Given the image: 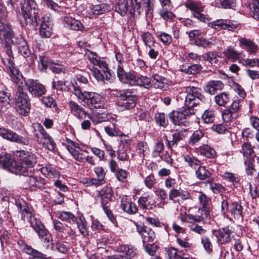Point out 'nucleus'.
<instances>
[{
  "mask_svg": "<svg viewBox=\"0 0 259 259\" xmlns=\"http://www.w3.org/2000/svg\"><path fill=\"white\" fill-rule=\"evenodd\" d=\"M15 155L20 161L16 162L9 155H0V165L12 173L20 175L31 174L32 167L37 162L34 154L25 150L17 151Z\"/></svg>",
  "mask_w": 259,
  "mask_h": 259,
  "instance_id": "nucleus-1",
  "label": "nucleus"
},
{
  "mask_svg": "<svg viewBox=\"0 0 259 259\" xmlns=\"http://www.w3.org/2000/svg\"><path fill=\"white\" fill-rule=\"evenodd\" d=\"M16 205L21 213V219L25 221L26 218H27L31 227L36 232L44 242H50L52 240L51 235L41 222L35 217L33 208L23 200L16 201Z\"/></svg>",
  "mask_w": 259,
  "mask_h": 259,
  "instance_id": "nucleus-2",
  "label": "nucleus"
},
{
  "mask_svg": "<svg viewBox=\"0 0 259 259\" xmlns=\"http://www.w3.org/2000/svg\"><path fill=\"white\" fill-rule=\"evenodd\" d=\"M72 93L82 105L88 108H100L103 106V98L99 94L92 92L82 91L77 85H73Z\"/></svg>",
  "mask_w": 259,
  "mask_h": 259,
  "instance_id": "nucleus-3",
  "label": "nucleus"
},
{
  "mask_svg": "<svg viewBox=\"0 0 259 259\" xmlns=\"http://www.w3.org/2000/svg\"><path fill=\"white\" fill-rule=\"evenodd\" d=\"M177 96L178 101L184 103L188 107H193L199 104L200 101L205 100L201 93V90L194 87H188Z\"/></svg>",
  "mask_w": 259,
  "mask_h": 259,
  "instance_id": "nucleus-4",
  "label": "nucleus"
},
{
  "mask_svg": "<svg viewBox=\"0 0 259 259\" xmlns=\"http://www.w3.org/2000/svg\"><path fill=\"white\" fill-rule=\"evenodd\" d=\"M32 132L38 143L50 151H53L56 147V143L53 138L45 131L42 125L39 123H34L32 125Z\"/></svg>",
  "mask_w": 259,
  "mask_h": 259,
  "instance_id": "nucleus-5",
  "label": "nucleus"
},
{
  "mask_svg": "<svg viewBox=\"0 0 259 259\" xmlns=\"http://www.w3.org/2000/svg\"><path fill=\"white\" fill-rule=\"evenodd\" d=\"M14 43H15L14 40L13 43H11L9 45L6 43L7 45L6 52L7 56L3 58L2 61L4 65L6 66L7 71L11 76L12 81L17 84H19L22 79V76L20 73L19 70L16 67L13 62L14 57L13 56L12 47L9 46L11 44Z\"/></svg>",
  "mask_w": 259,
  "mask_h": 259,
  "instance_id": "nucleus-6",
  "label": "nucleus"
},
{
  "mask_svg": "<svg viewBox=\"0 0 259 259\" xmlns=\"http://www.w3.org/2000/svg\"><path fill=\"white\" fill-rule=\"evenodd\" d=\"M16 110L19 114L23 116H26L30 110L28 97L20 85L18 86L17 91Z\"/></svg>",
  "mask_w": 259,
  "mask_h": 259,
  "instance_id": "nucleus-7",
  "label": "nucleus"
},
{
  "mask_svg": "<svg viewBox=\"0 0 259 259\" xmlns=\"http://www.w3.org/2000/svg\"><path fill=\"white\" fill-rule=\"evenodd\" d=\"M36 4L34 0H24L21 13L18 15L22 26H26L32 21V11H35Z\"/></svg>",
  "mask_w": 259,
  "mask_h": 259,
  "instance_id": "nucleus-8",
  "label": "nucleus"
},
{
  "mask_svg": "<svg viewBox=\"0 0 259 259\" xmlns=\"http://www.w3.org/2000/svg\"><path fill=\"white\" fill-rule=\"evenodd\" d=\"M185 6L192 12L193 16L201 21L206 22L210 20L208 15L202 13L204 11V6L200 2L188 0L185 3Z\"/></svg>",
  "mask_w": 259,
  "mask_h": 259,
  "instance_id": "nucleus-9",
  "label": "nucleus"
},
{
  "mask_svg": "<svg viewBox=\"0 0 259 259\" xmlns=\"http://www.w3.org/2000/svg\"><path fill=\"white\" fill-rule=\"evenodd\" d=\"M179 218L182 222H188L190 223L189 227L191 230L200 235H204L206 230L200 226L196 224V222H199L201 221V217L198 215H194L191 214H187L186 212L181 213Z\"/></svg>",
  "mask_w": 259,
  "mask_h": 259,
  "instance_id": "nucleus-10",
  "label": "nucleus"
},
{
  "mask_svg": "<svg viewBox=\"0 0 259 259\" xmlns=\"http://www.w3.org/2000/svg\"><path fill=\"white\" fill-rule=\"evenodd\" d=\"M0 137L10 142L28 146L30 141L25 137L17 134L13 131L5 127H0Z\"/></svg>",
  "mask_w": 259,
  "mask_h": 259,
  "instance_id": "nucleus-11",
  "label": "nucleus"
},
{
  "mask_svg": "<svg viewBox=\"0 0 259 259\" xmlns=\"http://www.w3.org/2000/svg\"><path fill=\"white\" fill-rule=\"evenodd\" d=\"M14 33L11 27L2 20H0V43L8 45L14 42Z\"/></svg>",
  "mask_w": 259,
  "mask_h": 259,
  "instance_id": "nucleus-12",
  "label": "nucleus"
},
{
  "mask_svg": "<svg viewBox=\"0 0 259 259\" xmlns=\"http://www.w3.org/2000/svg\"><path fill=\"white\" fill-rule=\"evenodd\" d=\"M119 254L108 256V259H131L137 253V249L130 245H121L119 248Z\"/></svg>",
  "mask_w": 259,
  "mask_h": 259,
  "instance_id": "nucleus-13",
  "label": "nucleus"
},
{
  "mask_svg": "<svg viewBox=\"0 0 259 259\" xmlns=\"http://www.w3.org/2000/svg\"><path fill=\"white\" fill-rule=\"evenodd\" d=\"M137 230L141 236L143 244L154 243L156 234L151 228L145 226L137 225Z\"/></svg>",
  "mask_w": 259,
  "mask_h": 259,
  "instance_id": "nucleus-14",
  "label": "nucleus"
},
{
  "mask_svg": "<svg viewBox=\"0 0 259 259\" xmlns=\"http://www.w3.org/2000/svg\"><path fill=\"white\" fill-rule=\"evenodd\" d=\"M26 85L29 93L32 96L39 97L44 95L46 92L45 87L36 80L28 79L26 82Z\"/></svg>",
  "mask_w": 259,
  "mask_h": 259,
  "instance_id": "nucleus-15",
  "label": "nucleus"
},
{
  "mask_svg": "<svg viewBox=\"0 0 259 259\" xmlns=\"http://www.w3.org/2000/svg\"><path fill=\"white\" fill-rule=\"evenodd\" d=\"M128 91H120L117 96L123 100L121 106L125 109H130L134 108L136 104L137 98L135 96L131 95Z\"/></svg>",
  "mask_w": 259,
  "mask_h": 259,
  "instance_id": "nucleus-16",
  "label": "nucleus"
},
{
  "mask_svg": "<svg viewBox=\"0 0 259 259\" xmlns=\"http://www.w3.org/2000/svg\"><path fill=\"white\" fill-rule=\"evenodd\" d=\"M233 233L229 227L220 228L213 232V235L217 238L218 241L221 244L229 242L231 240V235Z\"/></svg>",
  "mask_w": 259,
  "mask_h": 259,
  "instance_id": "nucleus-17",
  "label": "nucleus"
},
{
  "mask_svg": "<svg viewBox=\"0 0 259 259\" xmlns=\"http://www.w3.org/2000/svg\"><path fill=\"white\" fill-rule=\"evenodd\" d=\"M68 106L71 113L79 120H83L87 118L88 112L83 107L74 101H70Z\"/></svg>",
  "mask_w": 259,
  "mask_h": 259,
  "instance_id": "nucleus-18",
  "label": "nucleus"
},
{
  "mask_svg": "<svg viewBox=\"0 0 259 259\" xmlns=\"http://www.w3.org/2000/svg\"><path fill=\"white\" fill-rule=\"evenodd\" d=\"M198 199L200 203L199 211L202 215L205 218L209 217V211L210 208V202L209 199L203 193H199Z\"/></svg>",
  "mask_w": 259,
  "mask_h": 259,
  "instance_id": "nucleus-19",
  "label": "nucleus"
},
{
  "mask_svg": "<svg viewBox=\"0 0 259 259\" xmlns=\"http://www.w3.org/2000/svg\"><path fill=\"white\" fill-rule=\"evenodd\" d=\"M169 199L174 201H178L179 198L182 200H186L191 198L189 192L181 189H175L170 190L168 193Z\"/></svg>",
  "mask_w": 259,
  "mask_h": 259,
  "instance_id": "nucleus-20",
  "label": "nucleus"
},
{
  "mask_svg": "<svg viewBox=\"0 0 259 259\" xmlns=\"http://www.w3.org/2000/svg\"><path fill=\"white\" fill-rule=\"evenodd\" d=\"M62 24L65 27L75 31L82 30L84 28L83 25L81 22L71 17H64Z\"/></svg>",
  "mask_w": 259,
  "mask_h": 259,
  "instance_id": "nucleus-21",
  "label": "nucleus"
},
{
  "mask_svg": "<svg viewBox=\"0 0 259 259\" xmlns=\"http://www.w3.org/2000/svg\"><path fill=\"white\" fill-rule=\"evenodd\" d=\"M187 135L186 129H181L180 130H176L172 135V140H168L166 137L165 139L167 142V146L168 148H171L172 146L177 145L178 143L183 139Z\"/></svg>",
  "mask_w": 259,
  "mask_h": 259,
  "instance_id": "nucleus-22",
  "label": "nucleus"
},
{
  "mask_svg": "<svg viewBox=\"0 0 259 259\" xmlns=\"http://www.w3.org/2000/svg\"><path fill=\"white\" fill-rule=\"evenodd\" d=\"M243 208L241 204L237 202H233L230 205L229 212L235 221H241L243 220Z\"/></svg>",
  "mask_w": 259,
  "mask_h": 259,
  "instance_id": "nucleus-23",
  "label": "nucleus"
},
{
  "mask_svg": "<svg viewBox=\"0 0 259 259\" xmlns=\"http://www.w3.org/2000/svg\"><path fill=\"white\" fill-rule=\"evenodd\" d=\"M33 167L31 174L28 175H24L25 176H28V178L26 179V182L28 184L29 186L32 190H35L37 189L42 188L45 184V180L39 177L32 176L33 171Z\"/></svg>",
  "mask_w": 259,
  "mask_h": 259,
  "instance_id": "nucleus-24",
  "label": "nucleus"
},
{
  "mask_svg": "<svg viewBox=\"0 0 259 259\" xmlns=\"http://www.w3.org/2000/svg\"><path fill=\"white\" fill-rule=\"evenodd\" d=\"M111 6L107 4L101 3L99 5H92L88 10V13L91 16L101 15L110 11Z\"/></svg>",
  "mask_w": 259,
  "mask_h": 259,
  "instance_id": "nucleus-25",
  "label": "nucleus"
},
{
  "mask_svg": "<svg viewBox=\"0 0 259 259\" xmlns=\"http://www.w3.org/2000/svg\"><path fill=\"white\" fill-rule=\"evenodd\" d=\"M113 195V190L109 186L103 187L99 191V195L101 199L102 206L108 205L111 201Z\"/></svg>",
  "mask_w": 259,
  "mask_h": 259,
  "instance_id": "nucleus-26",
  "label": "nucleus"
},
{
  "mask_svg": "<svg viewBox=\"0 0 259 259\" xmlns=\"http://www.w3.org/2000/svg\"><path fill=\"white\" fill-rule=\"evenodd\" d=\"M10 94L6 91H0V114L4 113L11 107Z\"/></svg>",
  "mask_w": 259,
  "mask_h": 259,
  "instance_id": "nucleus-27",
  "label": "nucleus"
},
{
  "mask_svg": "<svg viewBox=\"0 0 259 259\" xmlns=\"http://www.w3.org/2000/svg\"><path fill=\"white\" fill-rule=\"evenodd\" d=\"M239 41L240 45L244 46V49L250 54L254 55L259 50L258 46L250 39L241 37L239 39Z\"/></svg>",
  "mask_w": 259,
  "mask_h": 259,
  "instance_id": "nucleus-28",
  "label": "nucleus"
},
{
  "mask_svg": "<svg viewBox=\"0 0 259 259\" xmlns=\"http://www.w3.org/2000/svg\"><path fill=\"white\" fill-rule=\"evenodd\" d=\"M120 206L124 212L130 214H135L138 210L136 204L126 197L121 199Z\"/></svg>",
  "mask_w": 259,
  "mask_h": 259,
  "instance_id": "nucleus-29",
  "label": "nucleus"
},
{
  "mask_svg": "<svg viewBox=\"0 0 259 259\" xmlns=\"http://www.w3.org/2000/svg\"><path fill=\"white\" fill-rule=\"evenodd\" d=\"M17 44L18 49L20 53L25 58H27L31 54V52L28 48L27 42L21 37L14 38Z\"/></svg>",
  "mask_w": 259,
  "mask_h": 259,
  "instance_id": "nucleus-30",
  "label": "nucleus"
},
{
  "mask_svg": "<svg viewBox=\"0 0 259 259\" xmlns=\"http://www.w3.org/2000/svg\"><path fill=\"white\" fill-rule=\"evenodd\" d=\"M138 202L139 206L141 208L147 209L151 208V206L155 204V201L152 195L147 194L140 197Z\"/></svg>",
  "mask_w": 259,
  "mask_h": 259,
  "instance_id": "nucleus-31",
  "label": "nucleus"
},
{
  "mask_svg": "<svg viewBox=\"0 0 259 259\" xmlns=\"http://www.w3.org/2000/svg\"><path fill=\"white\" fill-rule=\"evenodd\" d=\"M224 85L221 81H209L205 88V91L210 95H214L217 91L223 89Z\"/></svg>",
  "mask_w": 259,
  "mask_h": 259,
  "instance_id": "nucleus-32",
  "label": "nucleus"
},
{
  "mask_svg": "<svg viewBox=\"0 0 259 259\" xmlns=\"http://www.w3.org/2000/svg\"><path fill=\"white\" fill-rule=\"evenodd\" d=\"M55 217L62 221H65L70 224L75 223L77 221L76 218L73 214L69 211H59L54 212Z\"/></svg>",
  "mask_w": 259,
  "mask_h": 259,
  "instance_id": "nucleus-33",
  "label": "nucleus"
},
{
  "mask_svg": "<svg viewBox=\"0 0 259 259\" xmlns=\"http://www.w3.org/2000/svg\"><path fill=\"white\" fill-rule=\"evenodd\" d=\"M68 151L75 160L80 162H85V158L88 154L87 150H84L81 148L73 149L69 147Z\"/></svg>",
  "mask_w": 259,
  "mask_h": 259,
  "instance_id": "nucleus-34",
  "label": "nucleus"
},
{
  "mask_svg": "<svg viewBox=\"0 0 259 259\" xmlns=\"http://www.w3.org/2000/svg\"><path fill=\"white\" fill-rule=\"evenodd\" d=\"M199 154L208 158H213L216 154L215 150L207 145H203L196 149Z\"/></svg>",
  "mask_w": 259,
  "mask_h": 259,
  "instance_id": "nucleus-35",
  "label": "nucleus"
},
{
  "mask_svg": "<svg viewBox=\"0 0 259 259\" xmlns=\"http://www.w3.org/2000/svg\"><path fill=\"white\" fill-rule=\"evenodd\" d=\"M169 118L170 121L175 124L178 125H181L182 124L185 125V122L186 121L184 115L181 111H175L170 112L169 114Z\"/></svg>",
  "mask_w": 259,
  "mask_h": 259,
  "instance_id": "nucleus-36",
  "label": "nucleus"
},
{
  "mask_svg": "<svg viewBox=\"0 0 259 259\" xmlns=\"http://www.w3.org/2000/svg\"><path fill=\"white\" fill-rule=\"evenodd\" d=\"M152 79L146 76L136 75L135 85L143 87L147 89H151Z\"/></svg>",
  "mask_w": 259,
  "mask_h": 259,
  "instance_id": "nucleus-37",
  "label": "nucleus"
},
{
  "mask_svg": "<svg viewBox=\"0 0 259 259\" xmlns=\"http://www.w3.org/2000/svg\"><path fill=\"white\" fill-rule=\"evenodd\" d=\"M166 81L165 78L162 76L155 75L152 79L151 88L164 90L166 87Z\"/></svg>",
  "mask_w": 259,
  "mask_h": 259,
  "instance_id": "nucleus-38",
  "label": "nucleus"
},
{
  "mask_svg": "<svg viewBox=\"0 0 259 259\" xmlns=\"http://www.w3.org/2000/svg\"><path fill=\"white\" fill-rule=\"evenodd\" d=\"M204 136L205 133L203 130H199L195 131L190 137L188 140V144L193 146L198 144L201 139L204 138Z\"/></svg>",
  "mask_w": 259,
  "mask_h": 259,
  "instance_id": "nucleus-39",
  "label": "nucleus"
},
{
  "mask_svg": "<svg viewBox=\"0 0 259 259\" xmlns=\"http://www.w3.org/2000/svg\"><path fill=\"white\" fill-rule=\"evenodd\" d=\"M130 1L119 0L115 6V11L122 16L125 15L128 10L130 11Z\"/></svg>",
  "mask_w": 259,
  "mask_h": 259,
  "instance_id": "nucleus-40",
  "label": "nucleus"
},
{
  "mask_svg": "<svg viewBox=\"0 0 259 259\" xmlns=\"http://www.w3.org/2000/svg\"><path fill=\"white\" fill-rule=\"evenodd\" d=\"M94 172H95L97 178L95 180L98 185L100 186L105 183V177L106 173L104 168L101 166H97L95 167Z\"/></svg>",
  "mask_w": 259,
  "mask_h": 259,
  "instance_id": "nucleus-41",
  "label": "nucleus"
},
{
  "mask_svg": "<svg viewBox=\"0 0 259 259\" xmlns=\"http://www.w3.org/2000/svg\"><path fill=\"white\" fill-rule=\"evenodd\" d=\"M202 69L201 65L196 64L187 67L183 65L181 70L188 74H195L199 72Z\"/></svg>",
  "mask_w": 259,
  "mask_h": 259,
  "instance_id": "nucleus-42",
  "label": "nucleus"
},
{
  "mask_svg": "<svg viewBox=\"0 0 259 259\" xmlns=\"http://www.w3.org/2000/svg\"><path fill=\"white\" fill-rule=\"evenodd\" d=\"M223 54L228 59H231L233 61H235L238 60L241 55V53L235 51V49L231 47H227L224 51Z\"/></svg>",
  "mask_w": 259,
  "mask_h": 259,
  "instance_id": "nucleus-43",
  "label": "nucleus"
},
{
  "mask_svg": "<svg viewBox=\"0 0 259 259\" xmlns=\"http://www.w3.org/2000/svg\"><path fill=\"white\" fill-rule=\"evenodd\" d=\"M35 11H33L34 20L36 23H38V20L41 21V24H46L48 25H52V18L51 15L49 13L45 14L41 18L38 13L35 14Z\"/></svg>",
  "mask_w": 259,
  "mask_h": 259,
  "instance_id": "nucleus-44",
  "label": "nucleus"
},
{
  "mask_svg": "<svg viewBox=\"0 0 259 259\" xmlns=\"http://www.w3.org/2000/svg\"><path fill=\"white\" fill-rule=\"evenodd\" d=\"M244 157L248 158L249 156H253L254 154L252 146L249 142H245L242 144L240 150Z\"/></svg>",
  "mask_w": 259,
  "mask_h": 259,
  "instance_id": "nucleus-45",
  "label": "nucleus"
},
{
  "mask_svg": "<svg viewBox=\"0 0 259 259\" xmlns=\"http://www.w3.org/2000/svg\"><path fill=\"white\" fill-rule=\"evenodd\" d=\"M141 38L145 45L149 48L154 47V38L150 33L148 32L143 33L141 35Z\"/></svg>",
  "mask_w": 259,
  "mask_h": 259,
  "instance_id": "nucleus-46",
  "label": "nucleus"
},
{
  "mask_svg": "<svg viewBox=\"0 0 259 259\" xmlns=\"http://www.w3.org/2000/svg\"><path fill=\"white\" fill-rule=\"evenodd\" d=\"M78 229L80 233L83 236H85L88 235L89 232L88 228L85 225V221L83 217H80L77 218V221H75Z\"/></svg>",
  "mask_w": 259,
  "mask_h": 259,
  "instance_id": "nucleus-47",
  "label": "nucleus"
},
{
  "mask_svg": "<svg viewBox=\"0 0 259 259\" xmlns=\"http://www.w3.org/2000/svg\"><path fill=\"white\" fill-rule=\"evenodd\" d=\"M52 25H48L46 24H41L39 30V34L42 37L49 38L52 34Z\"/></svg>",
  "mask_w": 259,
  "mask_h": 259,
  "instance_id": "nucleus-48",
  "label": "nucleus"
},
{
  "mask_svg": "<svg viewBox=\"0 0 259 259\" xmlns=\"http://www.w3.org/2000/svg\"><path fill=\"white\" fill-rule=\"evenodd\" d=\"M197 178L200 180H204L211 176L210 172L206 169L204 166H199L196 171Z\"/></svg>",
  "mask_w": 259,
  "mask_h": 259,
  "instance_id": "nucleus-49",
  "label": "nucleus"
},
{
  "mask_svg": "<svg viewBox=\"0 0 259 259\" xmlns=\"http://www.w3.org/2000/svg\"><path fill=\"white\" fill-rule=\"evenodd\" d=\"M245 169L248 176H253L255 172V169L253 164V159L246 158L244 161Z\"/></svg>",
  "mask_w": 259,
  "mask_h": 259,
  "instance_id": "nucleus-50",
  "label": "nucleus"
},
{
  "mask_svg": "<svg viewBox=\"0 0 259 259\" xmlns=\"http://www.w3.org/2000/svg\"><path fill=\"white\" fill-rule=\"evenodd\" d=\"M40 170L42 175L50 178L56 177L58 176V171L50 166L42 167L40 169Z\"/></svg>",
  "mask_w": 259,
  "mask_h": 259,
  "instance_id": "nucleus-51",
  "label": "nucleus"
},
{
  "mask_svg": "<svg viewBox=\"0 0 259 259\" xmlns=\"http://www.w3.org/2000/svg\"><path fill=\"white\" fill-rule=\"evenodd\" d=\"M215 101L220 106H225L229 102V97L227 93L223 92L215 97Z\"/></svg>",
  "mask_w": 259,
  "mask_h": 259,
  "instance_id": "nucleus-52",
  "label": "nucleus"
},
{
  "mask_svg": "<svg viewBox=\"0 0 259 259\" xmlns=\"http://www.w3.org/2000/svg\"><path fill=\"white\" fill-rule=\"evenodd\" d=\"M184 159L188 165L193 168H196L201 164V162L196 158L191 156L189 155H186L184 156Z\"/></svg>",
  "mask_w": 259,
  "mask_h": 259,
  "instance_id": "nucleus-53",
  "label": "nucleus"
},
{
  "mask_svg": "<svg viewBox=\"0 0 259 259\" xmlns=\"http://www.w3.org/2000/svg\"><path fill=\"white\" fill-rule=\"evenodd\" d=\"M226 19H218L208 23V26L216 30L225 29Z\"/></svg>",
  "mask_w": 259,
  "mask_h": 259,
  "instance_id": "nucleus-54",
  "label": "nucleus"
},
{
  "mask_svg": "<svg viewBox=\"0 0 259 259\" xmlns=\"http://www.w3.org/2000/svg\"><path fill=\"white\" fill-rule=\"evenodd\" d=\"M90 60L93 63V64H94L95 65L99 66L100 68L102 69L104 73L108 72V64L106 63L105 61L101 60L99 58H97L94 57L91 58Z\"/></svg>",
  "mask_w": 259,
  "mask_h": 259,
  "instance_id": "nucleus-55",
  "label": "nucleus"
},
{
  "mask_svg": "<svg viewBox=\"0 0 259 259\" xmlns=\"http://www.w3.org/2000/svg\"><path fill=\"white\" fill-rule=\"evenodd\" d=\"M136 75L130 72L126 73L120 80L124 83L129 84L132 85H135Z\"/></svg>",
  "mask_w": 259,
  "mask_h": 259,
  "instance_id": "nucleus-56",
  "label": "nucleus"
},
{
  "mask_svg": "<svg viewBox=\"0 0 259 259\" xmlns=\"http://www.w3.org/2000/svg\"><path fill=\"white\" fill-rule=\"evenodd\" d=\"M220 4L221 7L225 9H233L236 7V0H217L216 5Z\"/></svg>",
  "mask_w": 259,
  "mask_h": 259,
  "instance_id": "nucleus-57",
  "label": "nucleus"
},
{
  "mask_svg": "<svg viewBox=\"0 0 259 259\" xmlns=\"http://www.w3.org/2000/svg\"><path fill=\"white\" fill-rule=\"evenodd\" d=\"M214 111L211 109L206 110L202 115V119L205 123H209L212 122L214 119Z\"/></svg>",
  "mask_w": 259,
  "mask_h": 259,
  "instance_id": "nucleus-58",
  "label": "nucleus"
},
{
  "mask_svg": "<svg viewBox=\"0 0 259 259\" xmlns=\"http://www.w3.org/2000/svg\"><path fill=\"white\" fill-rule=\"evenodd\" d=\"M156 122L160 126L166 127L168 124V121L165 118V114L163 113H156L155 115Z\"/></svg>",
  "mask_w": 259,
  "mask_h": 259,
  "instance_id": "nucleus-59",
  "label": "nucleus"
},
{
  "mask_svg": "<svg viewBox=\"0 0 259 259\" xmlns=\"http://www.w3.org/2000/svg\"><path fill=\"white\" fill-rule=\"evenodd\" d=\"M238 115H236L235 114L233 113L232 111L227 109H225L222 113V118L225 122H229L235 119L237 117Z\"/></svg>",
  "mask_w": 259,
  "mask_h": 259,
  "instance_id": "nucleus-60",
  "label": "nucleus"
},
{
  "mask_svg": "<svg viewBox=\"0 0 259 259\" xmlns=\"http://www.w3.org/2000/svg\"><path fill=\"white\" fill-rule=\"evenodd\" d=\"M247 7H249L250 15L254 19L258 20L259 19V3L249 4Z\"/></svg>",
  "mask_w": 259,
  "mask_h": 259,
  "instance_id": "nucleus-61",
  "label": "nucleus"
},
{
  "mask_svg": "<svg viewBox=\"0 0 259 259\" xmlns=\"http://www.w3.org/2000/svg\"><path fill=\"white\" fill-rule=\"evenodd\" d=\"M159 14L164 20L166 21L172 19L175 16L172 12L168 11L167 8H164V7H162L159 10Z\"/></svg>",
  "mask_w": 259,
  "mask_h": 259,
  "instance_id": "nucleus-62",
  "label": "nucleus"
},
{
  "mask_svg": "<svg viewBox=\"0 0 259 259\" xmlns=\"http://www.w3.org/2000/svg\"><path fill=\"white\" fill-rule=\"evenodd\" d=\"M116 179L120 182H125L127 177L128 172L124 169L118 168L114 172Z\"/></svg>",
  "mask_w": 259,
  "mask_h": 259,
  "instance_id": "nucleus-63",
  "label": "nucleus"
},
{
  "mask_svg": "<svg viewBox=\"0 0 259 259\" xmlns=\"http://www.w3.org/2000/svg\"><path fill=\"white\" fill-rule=\"evenodd\" d=\"M242 64L246 67H253L255 66L259 67V59H246L242 60Z\"/></svg>",
  "mask_w": 259,
  "mask_h": 259,
  "instance_id": "nucleus-64",
  "label": "nucleus"
}]
</instances>
